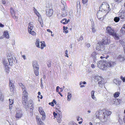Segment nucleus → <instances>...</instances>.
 I'll list each match as a JSON object with an SVG mask.
<instances>
[{"mask_svg":"<svg viewBox=\"0 0 125 125\" xmlns=\"http://www.w3.org/2000/svg\"><path fill=\"white\" fill-rule=\"evenodd\" d=\"M47 65L48 67H50L51 66V62H49L47 64Z\"/></svg>","mask_w":125,"mask_h":125,"instance_id":"nucleus-63","label":"nucleus"},{"mask_svg":"<svg viewBox=\"0 0 125 125\" xmlns=\"http://www.w3.org/2000/svg\"><path fill=\"white\" fill-rule=\"evenodd\" d=\"M120 78L124 82H125V77H123V76H121L120 77Z\"/></svg>","mask_w":125,"mask_h":125,"instance_id":"nucleus-42","label":"nucleus"},{"mask_svg":"<svg viewBox=\"0 0 125 125\" xmlns=\"http://www.w3.org/2000/svg\"><path fill=\"white\" fill-rule=\"evenodd\" d=\"M53 115L55 117V116H56L57 115V113H55L54 112L53 113Z\"/></svg>","mask_w":125,"mask_h":125,"instance_id":"nucleus-58","label":"nucleus"},{"mask_svg":"<svg viewBox=\"0 0 125 125\" xmlns=\"http://www.w3.org/2000/svg\"><path fill=\"white\" fill-rule=\"evenodd\" d=\"M70 124L71 125H78L75 122H70Z\"/></svg>","mask_w":125,"mask_h":125,"instance_id":"nucleus-43","label":"nucleus"},{"mask_svg":"<svg viewBox=\"0 0 125 125\" xmlns=\"http://www.w3.org/2000/svg\"><path fill=\"white\" fill-rule=\"evenodd\" d=\"M68 51L67 50H66L65 51V56L66 57H68Z\"/></svg>","mask_w":125,"mask_h":125,"instance_id":"nucleus-46","label":"nucleus"},{"mask_svg":"<svg viewBox=\"0 0 125 125\" xmlns=\"http://www.w3.org/2000/svg\"><path fill=\"white\" fill-rule=\"evenodd\" d=\"M32 64L33 69L36 68H39L38 63L36 61H33L32 63Z\"/></svg>","mask_w":125,"mask_h":125,"instance_id":"nucleus-17","label":"nucleus"},{"mask_svg":"<svg viewBox=\"0 0 125 125\" xmlns=\"http://www.w3.org/2000/svg\"><path fill=\"white\" fill-rule=\"evenodd\" d=\"M34 73L36 76L39 75V68H36L33 69Z\"/></svg>","mask_w":125,"mask_h":125,"instance_id":"nucleus-21","label":"nucleus"},{"mask_svg":"<svg viewBox=\"0 0 125 125\" xmlns=\"http://www.w3.org/2000/svg\"><path fill=\"white\" fill-rule=\"evenodd\" d=\"M41 49H43L44 47L45 46V45L44 44V43H42V42H41Z\"/></svg>","mask_w":125,"mask_h":125,"instance_id":"nucleus-35","label":"nucleus"},{"mask_svg":"<svg viewBox=\"0 0 125 125\" xmlns=\"http://www.w3.org/2000/svg\"><path fill=\"white\" fill-rule=\"evenodd\" d=\"M59 88H60V87L59 86H57L56 87V91L57 92H59Z\"/></svg>","mask_w":125,"mask_h":125,"instance_id":"nucleus-54","label":"nucleus"},{"mask_svg":"<svg viewBox=\"0 0 125 125\" xmlns=\"http://www.w3.org/2000/svg\"><path fill=\"white\" fill-rule=\"evenodd\" d=\"M119 17H115L114 19V21L116 22H118L120 20V19Z\"/></svg>","mask_w":125,"mask_h":125,"instance_id":"nucleus-31","label":"nucleus"},{"mask_svg":"<svg viewBox=\"0 0 125 125\" xmlns=\"http://www.w3.org/2000/svg\"><path fill=\"white\" fill-rule=\"evenodd\" d=\"M118 13V16L121 19H123V21H125V11L123 10Z\"/></svg>","mask_w":125,"mask_h":125,"instance_id":"nucleus-9","label":"nucleus"},{"mask_svg":"<svg viewBox=\"0 0 125 125\" xmlns=\"http://www.w3.org/2000/svg\"><path fill=\"white\" fill-rule=\"evenodd\" d=\"M9 86L10 88V91L13 92H14V84H9Z\"/></svg>","mask_w":125,"mask_h":125,"instance_id":"nucleus-23","label":"nucleus"},{"mask_svg":"<svg viewBox=\"0 0 125 125\" xmlns=\"http://www.w3.org/2000/svg\"><path fill=\"white\" fill-rule=\"evenodd\" d=\"M33 27V23L30 22L29 23V26H28V30H32Z\"/></svg>","mask_w":125,"mask_h":125,"instance_id":"nucleus-20","label":"nucleus"},{"mask_svg":"<svg viewBox=\"0 0 125 125\" xmlns=\"http://www.w3.org/2000/svg\"><path fill=\"white\" fill-rule=\"evenodd\" d=\"M53 10L51 9H48L46 10V14L48 16L50 17L52 14L53 13Z\"/></svg>","mask_w":125,"mask_h":125,"instance_id":"nucleus-10","label":"nucleus"},{"mask_svg":"<svg viewBox=\"0 0 125 125\" xmlns=\"http://www.w3.org/2000/svg\"><path fill=\"white\" fill-rule=\"evenodd\" d=\"M92 31L93 32H96V30L94 28H92Z\"/></svg>","mask_w":125,"mask_h":125,"instance_id":"nucleus-57","label":"nucleus"},{"mask_svg":"<svg viewBox=\"0 0 125 125\" xmlns=\"http://www.w3.org/2000/svg\"><path fill=\"white\" fill-rule=\"evenodd\" d=\"M20 85L21 86L23 91L24 90H26L25 86L22 84V83H21Z\"/></svg>","mask_w":125,"mask_h":125,"instance_id":"nucleus-38","label":"nucleus"},{"mask_svg":"<svg viewBox=\"0 0 125 125\" xmlns=\"http://www.w3.org/2000/svg\"><path fill=\"white\" fill-rule=\"evenodd\" d=\"M77 121H79V120H81L82 121L83 119L81 118H80V117H78L77 118Z\"/></svg>","mask_w":125,"mask_h":125,"instance_id":"nucleus-49","label":"nucleus"},{"mask_svg":"<svg viewBox=\"0 0 125 125\" xmlns=\"http://www.w3.org/2000/svg\"><path fill=\"white\" fill-rule=\"evenodd\" d=\"M70 21V20L69 19L68 20H67V21L66 22H62V23L63 24H67L68 23V22H69Z\"/></svg>","mask_w":125,"mask_h":125,"instance_id":"nucleus-47","label":"nucleus"},{"mask_svg":"<svg viewBox=\"0 0 125 125\" xmlns=\"http://www.w3.org/2000/svg\"><path fill=\"white\" fill-rule=\"evenodd\" d=\"M62 116L61 113L60 114H58V115L57 117V122L59 123H60L62 121Z\"/></svg>","mask_w":125,"mask_h":125,"instance_id":"nucleus-16","label":"nucleus"},{"mask_svg":"<svg viewBox=\"0 0 125 125\" xmlns=\"http://www.w3.org/2000/svg\"><path fill=\"white\" fill-rule=\"evenodd\" d=\"M104 114L105 115H107V116L108 117V116L109 115H110L111 112L110 111H108L106 110L105 112H103Z\"/></svg>","mask_w":125,"mask_h":125,"instance_id":"nucleus-25","label":"nucleus"},{"mask_svg":"<svg viewBox=\"0 0 125 125\" xmlns=\"http://www.w3.org/2000/svg\"><path fill=\"white\" fill-rule=\"evenodd\" d=\"M10 11V13H11V14L13 16H14V17L16 18H17L15 16V13L14 12V11L13 9L12 8H11Z\"/></svg>","mask_w":125,"mask_h":125,"instance_id":"nucleus-29","label":"nucleus"},{"mask_svg":"<svg viewBox=\"0 0 125 125\" xmlns=\"http://www.w3.org/2000/svg\"><path fill=\"white\" fill-rule=\"evenodd\" d=\"M36 120L37 123L39 125H43V123L41 121V119L38 117H36Z\"/></svg>","mask_w":125,"mask_h":125,"instance_id":"nucleus-22","label":"nucleus"},{"mask_svg":"<svg viewBox=\"0 0 125 125\" xmlns=\"http://www.w3.org/2000/svg\"><path fill=\"white\" fill-rule=\"evenodd\" d=\"M22 114L21 112H17L15 115V117L16 119H19L21 117Z\"/></svg>","mask_w":125,"mask_h":125,"instance_id":"nucleus-18","label":"nucleus"},{"mask_svg":"<svg viewBox=\"0 0 125 125\" xmlns=\"http://www.w3.org/2000/svg\"><path fill=\"white\" fill-rule=\"evenodd\" d=\"M22 93V103L23 104H25L27 103V99L28 97V93L26 91V90H24L23 91Z\"/></svg>","mask_w":125,"mask_h":125,"instance_id":"nucleus-3","label":"nucleus"},{"mask_svg":"<svg viewBox=\"0 0 125 125\" xmlns=\"http://www.w3.org/2000/svg\"><path fill=\"white\" fill-rule=\"evenodd\" d=\"M104 79L103 78V79L101 81H100L98 82V84L100 85V84H102L104 83Z\"/></svg>","mask_w":125,"mask_h":125,"instance_id":"nucleus-37","label":"nucleus"},{"mask_svg":"<svg viewBox=\"0 0 125 125\" xmlns=\"http://www.w3.org/2000/svg\"><path fill=\"white\" fill-rule=\"evenodd\" d=\"M94 91H92L91 92V96L94 95Z\"/></svg>","mask_w":125,"mask_h":125,"instance_id":"nucleus-56","label":"nucleus"},{"mask_svg":"<svg viewBox=\"0 0 125 125\" xmlns=\"http://www.w3.org/2000/svg\"><path fill=\"white\" fill-rule=\"evenodd\" d=\"M39 40L38 39L37 40V41L35 43V44L36 45V46L39 48H40V47L39 45Z\"/></svg>","mask_w":125,"mask_h":125,"instance_id":"nucleus-30","label":"nucleus"},{"mask_svg":"<svg viewBox=\"0 0 125 125\" xmlns=\"http://www.w3.org/2000/svg\"><path fill=\"white\" fill-rule=\"evenodd\" d=\"M91 56L93 58L94 62H95L97 59L99 57L100 55L96 52H94L91 54Z\"/></svg>","mask_w":125,"mask_h":125,"instance_id":"nucleus-6","label":"nucleus"},{"mask_svg":"<svg viewBox=\"0 0 125 125\" xmlns=\"http://www.w3.org/2000/svg\"><path fill=\"white\" fill-rule=\"evenodd\" d=\"M107 115H105L103 113L102 114H100L99 116H98V118L101 121L105 123L107 120Z\"/></svg>","mask_w":125,"mask_h":125,"instance_id":"nucleus-4","label":"nucleus"},{"mask_svg":"<svg viewBox=\"0 0 125 125\" xmlns=\"http://www.w3.org/2000/svg\"><path fill=\"white\" fill-rule=\"evenodd\" d=\"M39 112L42 116V120H44L46 116L45 113L44 112L43 109V110H41V111Z\"/></svg>","mask_w":125,"mask_h":125,"instance_id":"nucleus-15","label":"nucleus"},{"mask_svg":"<svg viewBox=\"0 0 125 125\" xmlns=\"http://www.w3.org/2000/svg\"><path fill=\"white\" fill-rule=\"evenodd\" d=\"M61 3L63 5H66V3L63 1H61Z\"/></svg>","mask_w":125,"mask_h":125,"instance_id":"nucleus-64","label":"nucleus"},{"mask_svg":"<svg viewBox=\"0 0 125 125\" xmlns=\"http://www.w3.org/2000/svg\"><path fill=\"white\" fill-rule=\"evenodd\" d=\"M9 100L10 103L9 105H12L13 103V100H12L10 99H9Z\"/></svg>","mask_w":125,"mask_h":125,"instance_id":"nucleus-40","label":"nucleus"},{"mask_svg":"<svg viewBox=\"0 0 125 125\" xmlns=\"http://www.w3.org/2000/svg\"><path fill=\"white\" fill-rule=\"evenodd\" d=\"M115 62L110 61L108 62L106 61L102 60L97 63L98 67L103 70H105L108 67H113L115 64Z\"/></svg>","mask_w":125,"mask_h":125,"instance_id":"nucleus-1","label":"nucleus"},{"mask_svg":"<svg viewBox=\"0 0 125 125\" xmlns=\"http://www.w3.org/2000/svg\"><path fill=\"white\" fill-rule=\"evenodd\" d=\"M49 104L51 105V106H54V104L53 103V102H50L49 103Z\"/></svg>","mask_w":125,"mask_h":125,"instance_id":"nucleus-55","label":"nucleus"},{"mask_svg":"<svg viewBox=\"0 0 125 125\" xmlns=\"http://www.w3.org/2000/svg\"><path fill=\"white\" fill-rule=\"evenodd\" d=\"M47 31L48 32H51V34L52 33V31L49 29H47Z\"/></svg>","mask_w":125,"mask_h":125,"instance_id":"nucleus-59","label":"nucleus"},{"mask_svg":"<svg viewBox=\"0 0 125 125\" xmlns=\"http://www.w3.org/2000/svg\"><path fill=\"white\" fill-rule=\"evenodd\" d=\"M106 30L108 33L110 35H112L114 38L115 39L117 40L119 39V37L117 36L115 32H114V30L112 29L111 27H107L106 28Z\"/></svg>","mask_w":125,"mask_h":125,"instance_id":"nucleus-2","label":"nucleus"},{"mask_svg":"<svg viewBox=\"0 0 125 125\" xmlns=\"http://www.w3.org/2000/svg\"><path fill=\"white\" fill-rule=\"evenodd\" d=\"M9 59L8 62L10 65L11 66L13 65V64H15L16 63L15 62L16 60L15 58H11L10 59Z\"/></svg>","mask_w":125,"mask_h":125,"instance_id":"nucleus-12","label":"nucleus"},{"mask_svg":"<svg viewBox=\"0 0 125 125\" xmlns=\"http://www.w3.org/2000/svg\"><path fill=\"white\" fill-rule=\"evenodd\" d=\"M15 82L13 80H9V84H14Z\"/></svg>","mask_w":125,"mask_h":125,"instance_id":"nucleus-39","label":"nucleus"},{"mask_svg":"<svg viewBox=\"0 0 125 125\" xmlns=\"http://www.w3.org/2000/svg\"><path fill=\"white\" fill-rule=\"evenodd\" d=\"M103 46H104L101 42H99L96 44V48L97 50L100 51L101 50V48H102Z\"/></svg>","mask_w":125,"mask_h":125,"instance_id":"nucleus-11","label":"nucleus"},{"mask_svg":"<svg viewBox=\"0 0 125 125\" xmlns=\"http://www.w3.org/2000/svg\"><path fill=\"white\" fill-rule=\"evenodd\" d=\"M115 0L117 3H119L121 2L122 0Z\"/></svg>","mask_w":125,"mask_h":125,"instance_id":"nucleus-61","label":"nucleus"},{"mask_svg":"<svg viewBox=\"0 0 125 125\" xmlns=\"http://www.w3.org/2000/svg\"><path fill=\"white\" fill-rule=\"evenodd\" d=\"M121 32L122 33H123L125 32V27H122L121 30Z\"/></svg>","mask_w":125,"mask_h":125,"instance_id":"nucleus-34","label":"nucleus"},{"mask_svg":"<svg viewBox=\"0 0 125 125\" xmlns=\"http://www.w3.org/2000/svg\"><path fill=\"white\" fill-rule=\"evenodd\" d=\"M114 82L115 83V81H116V83H115L117 85H120L122 83V81H121L119 80H114Z\"/></svg>","mask_w":125,"mask_h":125,"instance_id":"nucleus-27","label":"nucleus"},{"mask_svg":"<svg viewBox=\"0 0 125 125\" xmlns=\"http://www.w3.org/2000/svg\"><path fill=\"white\" fill-rule=\"evenodd\" d=\"M100 112L99 111L96 112L95 114V115H96V118H98V116H99L98 115L99 114L100 115Z\"/></svg>","mask_w":125,"mask_h":125,"instance_id":"nucleus-44","label":"nucleus"},{"mask_svg":"<svg viewBox=\"0 0 125 125\" xmlns=\"http://www.w3.org/2000/svg\"><path fill=\"white\" fill-rule=\"evenodd\" d=\"M101 42L104 46L105 45H109L110 43V40L107 38H105L102 39Z\"/></svg>","mask_w":125,"mask_h":125,"instance_id":"nucleus-7","label":"nucleus"},{"mask_svg":"<svg viewBox=\"0 0 125 125\" xmlns=\"http://www.w3.org/2000/svg\"><path fill=\"white\" fill-rule=\"evenodd\" d=\"M22 57L23 58V59L24 60H25L26 59V56L25 55H22Z\"/></svg>","mask_w":125,"mask_h":125,"instance_id":"nucleus-62","label":"nucleus"},{"mask_svg":"<svg viewBox=\"0 0 125 125\" xmlns=\"http://www.w3.org/2000/svg\"><path fill=\"white\" fill-rule=\"evenodd\" d=\"M63 31H65V30H66L68 29V27H65L64 26L63 27Z\"/></svg>","mask_w":125,"mask_h":125,"instance_id":"nucleus-53","label":"nucleus"},{"mask_svg":"<svg viewBox=\"0 0 125 125\" xmlns=\"http://www.w3.org/2000/svg\"><path fill=\"white\" fill-rule=\"evenodd\" d=\"M28 103L27 101V103H26V104H23L25 106L26 109H27L29 107H30V109L31 110H33L34 106L33 105V103L32 100H30L29 101L28 104Z\"/></svg>","mask_w":125,"mask_h":125,"instance_id":"nucleus-5","label":"nucleus"},{"mask_svg":"<svg viewBox=\"0 0 125 125\" xmlns=\"http://www.w3.org/2000/svg\"><path fill=\"white\" fill-rule=\"evenodd\" d=\"M72 96V95L70 93H68L67 100L68 101H70V100L71 99V98Z\"/></svg>","mask_w":125,"mask_h":125,"instance_id":"nucleus-28","label":"nucleus"},{"mask_svg":"<svg viewBox=\"0 0 125 125\" xmlns=\"http://www.w3.org/2000/svg\"><path fill=\"white\" fill-rule=\"evenodd\" d=\"M101 7H102L103 8V11H107L109 10V11L110 10L109 6L107 3H103L101 4Z\"/></svg>","mask_w":125,"mask_h":125,"instance_id":"nucleus-8","label":"nucleus"},{"mask_svg":"<svg viewBox=\"0 0 125 125\" xmlns=\"http://www.w3.org/2000/svg\"><path fill=\"white\" fill-rule=\"evenodd\" d=\"M88 1L87 0H82L83 3V4L86 3Z\"/></svg>","mask_w":125,"mask_h":125,"instance_id":"nucleus-48","label":"nucleus"},{"mask_svg":"<svg viewBox=\"0 0 125 125\" xmlns=\"http://www.w3.org/2000/svg\"><path fill=\"white\" fill-rule=\"evenodd\" d=\"M98 13H99V12H98V13H97V18H98V19H99L100 20H102V18H98Z\"/></svg>","mask_w":125,"mask_h":125,"instance_id":"nucleus-51","label":"nucleus"},{"mask_svg":"<svg viewBox=\"0 0 125 125\" xmlns=\"http://www.w3.org/2000/svg\"><path fill=\"white\" fill-rule=\"evenodd\" d=\"M67 21V19H62L61 21H62V22H66Z\"/></svg>","mask_w":125,"mask_h":125,"instance_id":"nucleus-50","label":"nucleus"},{"mask_svg":"<svg viewBox=\"0 0 125 125\" xmlns=\"http://www.w3.org/2000/svg\"><path fill=\"white\" fill-rule=\"evenodd\" d=\"M3 64L4 65L5 68V69L9 68L8 63L7 60H3Z\"/></svg>","mask_w":125,"mask_h":125,"instance_id":"nucleus-14","label":"nucleus"},{"mask_svg":"<svg viewBox=\"0 0 125 125\" xmlns=\"http://www.w3.org/2000/svg\"><path fill=\"white\" fill-rule=\"evenodd\" d=\"M94 81L95 82L100 81H101L103 79V78H102V77L99 76H94Z\"/></svg>","mask_w":125,"mask_h":125,"instance_id":"nucleus-13","label":"nucleus"},{"mask_svg":"<svg viewBox=\"0 0 125 125\" xmlns=\"http://www.w3.org/2000/svg\"><path fill=\"white\" fill-rule=\"evenodd\" d=\"M52 102H53V104L54 103L55 104H57V102L55 99H53V100Z\"/></svg>","mask_w":125,"mask_h":125,"instance_id":"nucleus-60","label":"nucleus"},{"mask_svg":"<svg viewBox=\"0 0 125 125\" xmlns=\"http://www.w3.org/2000/svg\"><path fill=\"white\" fill-rule=\"evenodd\" d=\"M118 58L121 62L125 60V56L124 57L121 55H119Z\"/></svg>","mask_w":125,"mask_h":125,"instance_id":"nucleus-19","label":"nucleus"},{"mask_svg":"<svg viewBox=\"0 0 125 125\" xmlns=\"http://www.w3.org/2000/svg\"><path fill=\"white\" fill-rule=\"evenodd\" d=\"M103 8L102 7H101V6L100 7L99 10L98 11V12L99 13V12L100 11H101V12H102V11H103Z\"/></svg>","mask_w":125,"mask_h":125,"instance_id":"nucleus-45","label":"nucleus"},{"mask_svg":"<svg viewBox=\"0 0 125 125\" xmlns=\"http://www.w3.org/2000/svg\"><path fill=\"white\" fill-rule=\"evenodd\" d=\"M120 43L121 45H122L123 47L125 46V43L123 41H121Z\"/></svg>","mask_w":125,"mask_h":125,"instance_id":"nucleus-41","label":"nucleus"},{"mask_svg":"<svg viewBox=\"0 0 125 125\" xmlns=\"http://www.w3.org/2000/svg\"><path fill=\"white\" fill-rule=\"evenodd\" d=\"M28 31L29 33L31 35H35L36 33L34 31L32 30H28Z\"/></svg>","mask_w":125,"mask_h":125,"instance_id":"nucleus-32","label":"nucleus"},{"mask_svg":"<svg viewBox=\"0 0 125 125\" xmlns=\"http://www.w3.org/2000/svg\"><path fill=\"white\" fill-rule=\"evenodd\" d=\"M3 35L5 36V37L7 38H9V35L8 32L7 31H5Z\"/></svg>","mask_w":125,"mask_h":125,"instance_id":"nucleus-24","label":"nucleus"},{"mask_svg":"<svg viewBox=\"0 0 125 125\" xmlns=\"http://www.w3.org/2000/svg\"><path fill=\"white\" fill-rule=\"evenodd\" d=\"M120 93L118 92H117L115 93L114 94V97L115 98L118 97Z\"/></svg>","mask_w":125,"mask_h":125,"instance_id":"nucleus-33","label":"nucleus"},{"mask_svg":"<svg viewBox=\"0 0 125 125\" xmlns=\"http://www.w3.org/2000/svg\"><path fill=\"white\" fill-rule=\"evenodd\" d=\"M4 96L2 95V93L0 92V100L2 101L4 99Z\"/></svg>","mask_w":125,"mask_h":125,"instance_id":"nucleus-36","label":"nucleus"},{"mask_svg":"<svg viewBox=\"0 0 125 125\" xmlns=\"http://www.w3.org/2000/svg\"><path fill=\"white\" fill-rule=\"evenodd\" d=\"M66 12V10L62 11L61 16L62 17H64L67 15Z\"/></svg>","mask_w":125,"mask_h":125,"instance_id":"nucleus-26","label":"nucleus"},{"mask_svg":"<svg viewBox=\"0 0 125 125\" xmlns=\"http://www.w3.org/2000/svg\"><path fill=\"white\" fill-rule=\"evenodd\" d=\"M43 109L42 107H39V112L41 111V110H43Z\"/></svg>","mask_w":125,"mask_h":125,"instance_id":"nucleus-52","label":"nucleus"}]
</instances>
